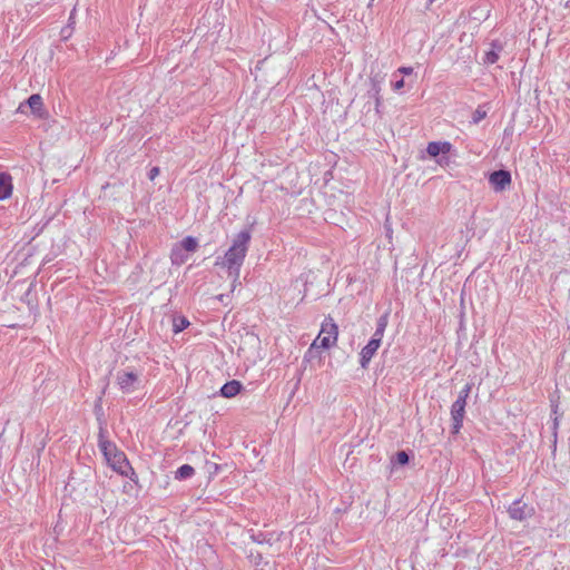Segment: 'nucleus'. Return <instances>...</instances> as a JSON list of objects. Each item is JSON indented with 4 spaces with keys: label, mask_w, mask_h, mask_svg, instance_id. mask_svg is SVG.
Here are the masks:
<instances>
[{
    "label": "nucleus",
    "mask_w": 570,
    "mask_h": 570,
    "mask_svg": "<svg viewBox=\"0 0 570 570\" xmlns=\"http://www.w3.org/2000/svg\"><path fill=\"white\" fill-rule=\"evenodd\" d=\"M396 461L400 464H407L409 463V455L406 454V452L401 451V452H399L396 454Z\"/></svg>",
    "instance_id": "obj_19"
},
{
    "label": "nucleus",
    "mask_w": 570,
    "mask_h": 570,
    "mask_svg": "<svg viewBox=\"0 0 570 570\" xmlns=\"http://www.w3.org/2000/svg\"><path fill=\"white\" fill-rule=\"evenodd\" d=\"M189 326V321L186 317H178L173 321L174 333L178 334Z\"/></svg>",
    "instance_id": "obj_14"
},
{
    "label": "nucleus",
    "mask_w": 570,
    "mask_h": 570,
    "mask_svg": "<svg viewBox=\"0 0 570 570\" xmlns=\"http://www.w3.org/2000/svg\"><path fill=\"white\" fill-rule=\"evenodd\" d=\"M508 512L511 519L523 521L531 517L534 512L533 508H530L522 501H514L508 508Z\"/></svg>",
    "instance_id": "obj_6"
},
{
    "label": "nucleus",
    "mask_w": 570,
    "mask_h": 570,
    "mask_svg": "<svg viewBox=\"0 0 570 570\" xmlns=\"http://www.w3.org/2000/svg\"><path fill=\"white\" fill-rule=\"evenodd\" d=\"M383 333H384V331L382 328L376 327V331H375L372 340H377V342H381V340L383 338Z\"/></svg>",
    "instance_id": "obj_21"
},
{
    "label": "nucleus",
    "mask_w": 570,
    "mask_h": 570,
    "mask_svg": "<svg viewBox=\"0 0 570 570\" xmlns=\"http://www.w3.org/2000/svg\"><path fill=\"white\" fill-rule=\"evenodd\" d=\"M242 390V383L238 381H228L220 386V395L230 399L236 396Z\"/></svg>",
    "instance_id": "obj_12"
},
{
    "label": "nucleus",
    "mask_w": 570,
    "mask_h": 570,
    "mask_svg": "<svg viewBox=\"0 0 570 570\" xmlns=\"http://www.w3.org/2000/svg\"><path fill=\"white\" fill-rule=\"evenodd\" d=\"M195 473V469L193 465H183L176 471V478L186 479L191 476Z\"/></svg>",
    "instance_id": "obj_15"
},
{
    "label": "nucleus",
    "mask_w": 570,
    "mask_h": 570,
    "mask_svg": "<svg viewBox=\"0 0 570 570\" xmlns=\"http://www.w3.org/2000/svg\"><path fill=\"white\" fill-rule=\"evenodd\" d=\"M489 181L495 191H503L511 185V176L505 170H498L490 174Z\"/></svg>",
    "instance_id": "obj_7"
},
{
    "label": "nucleus",
    "mask_w": 570,
    "mask_h": 570,
    "mask_svg": "<svg viewBox=\"0 0 570 570\" xmlns=\"http://www.w3.org/2000/svg\"><path fill=\"white\" fill-rule=\"evenodd\" d=\"M385 326H386V321L384 317H382L380 321H379V324H377V328H382L383 331L385 330Z\"/></svg>",
    "instance_id": "obj_24"
},
{
    "label": "nucleus",
    "mask_w": 570,
    "mask_h": 570,
    "mask_svg": "<svg viewBox=\"0 0 570 570\" xmlns=\"http://www.w3.org/2000/svg\"><path fill=\"white\" fill-rule=\"evenodd\" d=\"M250 238L252 235L248 229L240 230L234 236L225 255L215 259L214 265L226 269L228 276L233 277L234 284L238 283L240 267L247 256Z\"/></svg>",
    "instance_id": "obj_1"
},
{
    "label": "nucleus",
    "mask_w": 570,
    "mask_h": 570,
    "mask_svg": "<svg viewBox=\"0 0 570 570\" xmlns=\"http://www.w3.org/2000/svg\"><path fill=\"white\" fill-rule=\"evenodd\" d=\"M471 391V384L470 383H466L459 392V395H458V401H462V402H465L466 403V399L469 396V393Z\"/></svg>",
    "instance_id": "obj_16"
},
{
    "label": "nucleus",
    "mask_w": 570,
    "mask_h": 570,
    "mask_svg": "<svg viewBox=\"0 0 570 570\" xmlns=\"http://www.w3.org/2000/svg\"><path fill=\"white\" fill-rule=\"evenodd\" d=\"M159 175V168L158 167H154L150 171H149V178L153 180L155 178H157Z\"/></svg>",
    "instance_id": "obj_22"
},
{
    "label": "nucleus",
    "mask_w": 570,
    "mask_h": 570,
    "mask_svg": "<svg viewBox=\"0 0 570 570\" xmlns=\"http://www.w3.org/2000/svg\"><path fill=\"white\" fill-rule=\"evenodd\" d=\"M99 448L110 469L137 482V472L128 462L126 454L105 436L104 431L99 433Z\"/></svg>",
    "instance_id": "obj_2"
},
{
    "label": "nucleus",
    "mask_w": 570,
    "mask_h": 570,
    "mask_svg": "<svg viewBox=\"0 0 570 570\" xmlns=\"http://www.w3.org/2000/svg\"><path fill=\"white\" fill-rule=\"evenodd\" d=\"M404 85H405L404 79H401V80L396 81L394 83V86H392V89L395 91H400L401 89L404 88Z\"/></svg>",
    "instance_id": "obj_20"
},
{
    "label": "nucleus",
    "mask_w": 570,
    "mask_h": 570,
    "mask_svg": "<svg viewBox=\"0 0 570 570\" xmlns=\"http://www.w3.org/2000/svg\"><path fill=\"white\" fill-rule=\"evenodd\" d=\"M377 338H371L361 351V364L365 367L380 347Z\"/></svg>",
    "instance_id": "obj_10"
},
{
    "label": "nucleus",
    "mask_w": 570,
    "mask_h": 570,
    "mask_svg": "<svg viewBox=\"0 0 570 570\" xmlns=\"http://www.w3.org/2000/svg\"><path fill=\"white\" fill-rule=\"evenodd\" d=\"M465 405V402L455 400L451 406V417L464 420Z\"/></svg>",
    "instance_id": "obj_13"
},
{
    "label": "nucleus",
    "mask_w": 570,
    "mask_h": 570,
    "mask_svg": "<svg viewBox=\"0 0 570 570\" xmlns=\"http://www.w3.org/2000/svg\"><path fill=\"white\" fill-rule=\"evenodd\" d=\"M198 248V242L193 236L185 237L180 244L175 246L170 252V261L173 264L181 265L184 264L188 258L184 255L185 252L194 253Z\"/></svg>",
    "instance_id": "obj_4"
},
{
    "label": "nucleus",
    "mask_w": 570,
    "mask_h": 570,
    "mask_svg": "<svg viewBox=\"0 0 570 570\" xmlns=\"http://www.w3.org/2000/svg\"><path fill=\"white\" fill-rule=\"evenodd\" d=\"M117 384L124 393H130L137 390L140 384V377L134 372H121L117 376Z\"/></svg>",
    "instance_id": "obj_5"
},
{
    "label": "nucleus",
    "mask_w": 570,
    "mask_h": 570,
    "mask_svg": "<svg viewBox=\"0 0 570 570\" xmlns=\"http://www.w3.org/2000/svg\"><path fill=\"white\" fill-rule=\"evenodd\" d=\"M452 149L450 141H430L426 145V153L430 157H438L440 154H449Z\"/></svg>",
    "instance_id": "obj_9"
},
{
    "label": "nucleus",
    "mask_w": 570,
    "mask_h": 570,
    "mask_svg": "<svg viewBox=\"0 0 570 570\" xmlns=\"http://www.w3.org/2000/svg\"><path fill=\"white\" fill-rule=\"evenodd\" d=\"M452 432L454 434L459 433L461 428H462V424H463V420L462 419H452Z\"/></svg>",
    "instance_id": "obj_18"
},
{
    "label": "nucleus",
    "mask_w": 570,
    "mask_h": 570,
    "mask_svg": "<svg viewBox=\"0 0 570 570\" xmlns=\"http://www.w3.org/2000/svg\"><path fill=\"white\" fill-rule=\"evenodd\" d=\"M27 104L29 105L35 116H37L40 119L45 118L43 101L39 94L30 95V97L27 99Z\"/></svg>",
    "instance_id": "obj_11"
},
{
    "label": "nucleus",
    "mask_w": 570,
    "mask_h": 570,
    "mask_svg": "<svg viewBox=\"0 0 570 570\" xmlns=\"http://www.w3.org/2000/svg\"><path fill=\"white\" fill-rule=\"evenodd\" d=\"M338 338V327L332 316L325 317L322 322L321 331L315 341L312 342L305 358H308L314 350L323 348L328 350L334 346Z\"/></svg>",
    "instance_id": "obj_3"
},
{
    "label": "nucleus",
    "mask_w": 570,
    "mask_h": 570,
    "mask_svg": "<svg viewBox=\"0 0 570 570\" xmlns=\"http://www.w3.org/2000/svg\"><path fill=\"white\" fill-rule=\"evenodd\" d=\"M13 190V176L8 173H0V202L11 198Z\"/></svg>",
    "instance_id": "obj_8"
},
{
    "label": "nucleus",
    "mask_w": 570,
    "mask_h": 570,
    "mask_svg": "<svg viewBox=\"0 0 570 570\" xmlns=\"http://www.w3.org/2000/svg\"><path fill=\"white\" fill-rule=\"evenodd\" d=\"M499 53L495 51H488L484 57V62L488 65H493L498 61Z\"/></svg>",
    "instance_id": "obj_17"
},
{
    "label": "nucleus",
    "mask_w": 570,
    "mask_h": 570,
    "mask_svg": "<svg viewBox=\"0 0 570 570\" xmlns=\"http://www.w3.org/2000/svg\"><path fill=\"white\" fill-rule=\"evenodd\" d=\"M399 72H401L403 75H411L413 72V68L412 67H401V68H399Z\"/></svg>",
    "instance_id": "obj_23"
}]
</instances>
